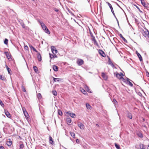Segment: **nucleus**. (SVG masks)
Masks as SVG:
<instances>
[{"instance_id": "1", "label": "nucleus", "mask_w": 149, "mask_h": 149, "mask_svg": "<svg viewBox=\"0 0 149 149\" xmlns=\"http://www.w3.org/2000/svg\"><path fill=\"white\" fill-rule=\"evenodd\" d=\"M39 22L45 32L48 34H50V31L43 22L42 21H39Z\"/></svg>"}, {"instance_id": "2", "label": "nucleus", "mask_w": 149, "mask_h": 149, "mask_svg": "<svg viewBox=\"0 0 149 149\" xmlns=\"http://www.w3.org/2000/svg\"><path fill=\"white\" fill-rule=\"evenodd\" d=\"M107 4L109 6V7L110 8V9L111 10V12L113 14V15H114V17L115 18H116V15H115V14L114 13L113 10V7H112V5L111 4H110L108 2H107Z\"/></svg>"}, {"instance_id": "3", "label": "nucleus", "mask_w": 149, "mask_h": 149, "mask_svg": "<svg viewBox=\"0 0 149 149\" xmlns=\"http://www.w3.org/2000/svg\"><path fill=\"white\" fill-rule=\"evenodd\" d=\"M77 62L78 65L79 66L82 65L84 63L83 60L81 59H78Z\"/></svg>"}, {"instance_id": "4", "label": "nucleus", "mask_w": 149, "mask_h": 149, "mask_svg": "<svg viewBox=\"0 0 149 149\" xmlns=\"http://www.w3.org/2000/svg\"><path fill=\"white\" fill-rule=\"evenodd\" d=\"M20 22V24L22 26V28L24 29H29V27L28 26H26L25 24H24L23 21L22 20H21L20 21H19Z\"/></svg>"}, {"instance_id": "5", "label": "nucleus", "mask_w": 149, "mask_h": 149, "mask_svg": "<svg viewBox=\"0 0 149 149\" xmlns=\"http://www.w3.org/2000/svg\"><path fill=\"white\" fill-rule=\"evenodd\" d=\"M51 50L53 54H56L58 52V51L55 48V47L54 46H51Z\"/></svg>"}, {"instance_id": "6", "label": "nucleus", "mask_w": 149, "mask_h": 149, "mask_svg": "<svg viewBox=\"0 0 149 149\" xmlns=\"http://www.w3.org/2000/svg\"><path fill=\"white\" fill-rule=\"evenodd\" d=\"M126 83L128 84L130 86L132 87L133 86V85L132 84L130 81H131L127 77H126Z\"/></svg>"}, {"instance_id": "7", "label": "nucleus", "mask_w": 149, "mask_h": 149, "mask_svg": "<svg viewBox=\"0 0 149 149\" xmlns=\"http://www.w3.org/2000/svg\"><path fill=\"white\" fill-rule=\"evenodd\" d=\"M141 3L142 4L143 6L145 8H148L149 4L148 3H146L143 0H140Z\"/></svg>"}, {"instance_id": "8", "label": "nucleus", "mask_w": 149, "mask_h": 149, "mask_svg": "<svg viewBox=\"0 0 149 149\" xmlns=\"http://www.w3.org/2000/svg\"><path fill=\"white\" fill-rule=\"evenodd\" d=\"M99 54L102 57H105L106 56L104 52L100 49H99Z\"/></svg>"}, {"instance_id": "9", "label": "nucleus", "mask_w": 149, "mask_h": 149, "mask_svg": "<svg viewBox=\"0 0 149 149\" xmlns=\"http://www.w3.org/2000/svg\"><path fill=\"white\" fill-rule=\"evenodd\" d=\"M78 126L81 130H84L85 128L84 125L81 123H79L78 124Z\"/></svg>"}, {"instance_id": "10", "label": "nucleus", "mask_w": 149, "mask_h": 149, "mask_svg": "<svg viewBox=\"0 0 149 149\" xmlns=\"http://www.w3.org/2000/svg\"><path fill=\"white\" fill-rule=\"evenodd\" d=\"M49 142L50 144L52 145H54V141H53V139L52 138V137L50 136H49Z\"/></svg>"}, {"instance_id": "11", "label": "nucleus", "mask_w": 149, "mask_h": 149, "mask_svg": "<svg viewBox=\"0 0 149 149\" xmlns=\"http://www.w3.org/2000/svg\"><path fill=\"white\" fill-rule=\"evenodd\" d=\"M66 113L67 114H69L71 117L73 118H74L76 116V114L73 113H69V112L68 111L66 112Z\"/></svg>"}, {"instance_id": "12", "label": "nucleus", "mask_w": 149, "mask_h": 149, "mask_svg": "<svg viewBox=\"0 0 149 149\" xmlns=\"http://www.w3.org/2000/svg\"><path fill=\"white\" fill-rule=\"evenodd\" d=\"M136 53L138 56V58H139V60L140 61H143V59L142 57L141 56V55H140V54L137 51H136Z\"/></svg>"}, {"instance_id": "13", "label": "nucleus", "mask_w": 149, "mask_h": 149, "mask_svg": "<svg viewBox=\"0 0 149 149\" xmlns=\"http://www.w3.org/2000/svg\"><path fill=\"white\" fill-rule=\"evenodd\" d=\"M108 64L109 65H111L113 67H114V65L112 63L110 57L108 56Z\"/></svg>"}, {"instance_id": "14", "label": "nucleus", "mask_w": 149, "mask_h": 149, "mask_svg": "<svg viewBox=\"0 0 149 149\" xmlns=\"http://www.w3.org/2000/svg\"><path fill=\"white\" fill-rule=\"evenodd\" d=\"M4 112L5 115L8 118H10L11 117L10 113L8 111L5 110Z\"/></svg>"}, {"instance_id": "15", "label": "nucleus", "mask_w": 149, "mask_h": 149, "mask_svg": "<svg viewBox=\"0 0 149 149\" xmlns=\"http://www.w3.org/2000/svg\"><path fill=\"white\" fill-rule=\"evenodd\" d=\"M37 56L38 59V60L39 61H41L42 60V57L41 55L39 52L37 53Z\"/></svg>"}, {"instance_id": "16", "label": "nucleus", "mask_w": 149, "mask_h": 149, "mask_svg": "<svg viewBox=\"0 0 149 149\" xmlns=\"http://www.w3.org/2000/svg\"><path fill=\"white\" fill-rule=\"evenodd\" d=\"M12 143V141H11V139H9L8 141H6V143L7 146H10Z\"/></svg>"}, {"instance_id": "17", "label": "nucleus", "mask_w": 149, "mask_h": 149, "mask_svg": "<svg viewBox=\"0 0 149 149\" xmlns=\"http://www.w3.org/2000/svg\"><path fill=\"white\" fill-rule=\"evenodd\" d=\"M66 121L68 123H67L68 125H70L72 124L71 123L72 121L70 118H66Z\"/></svg>"}, {"instance_id": "18", "label": "nucleus", "mask_w": 149, "mask_h": 149, "mask_svg": "<svg viewBox=\"0 0 149 149\" xmlns=\"http://www.w3.org/2000/svg\"><path fill=\"white\" fill-rule=\"evenodd\" d=\"M52 68L53 70L55 71L56 72L58 70V67L55 65H53Z\"/></svg>"}, {"instance_id": "19", "label": "nucleus", "mask_w": 149, "mask_h": 149, "mask_svg": "<svg viewBox=\"0 0 149 149\" xmlns=\"http://www.w3.org/2000/svg\"><path fill=\"white\" fill-rule=\"evenodd\" d=\"M4 54L8 59L10 58L11 56L8 52H5Z\"/></svg>"}, {"instance_id": "20", "label": "nucleus", "mask_w": 149, "mask_h": 149, "mask_svg": "<svg viewBox=\"0 0 149 149\" xmlns=\"http://www.w3.org/2000/svg\"><path fill=\"white\" fill-rule=\"evenodd\" d=\"M82 146L84 149H89V146L87 144H84Z\"/></svg>"}, {"instance_id": "21", "label": "nucleus", "mask_w": 149, "mask_h": 149, "mask_svg": "<svg viewBox=\"0 0 149 149\" xmlns=\"http://www.w3.org/2000/svg\"><path fill=\"white\" fill-rule=\"evenodd\" d=\"M119 36L121 38H122V39L124 40L125 42L126 43H127V40L123 37L121 34H119Z\"/></svg>"}, {"instance_id": "22", "label": "nucleus", "mask_w": 149, "mask_h": 149, "mask_svg": "<svg viewBox=\"0 0 149 149\" xmlns=\"http://www.w3.org/2000/svg\"><path fill=\"white\" fill-rule=\"evenodd\" d=\"M92 41H93V42L94 44L96 45H97L98 43H97V41H96V39L95 38V37L94 36L92 37Z\"/></svg>"}, {"instance_id": "23", "label": "nucleus", "mask_w": 149, "mask_h": 149, "mask_svg": "<svg viewBox=\"0 0 149 149\" xmlns=\"http://www.w3.org/2000/svg\"><path fill=\"white\" fill-rule=\"evenodd\" d=\"M127 117L130 119H132V117L131 113L129 112H128L127 113Z\"/></svg>"}, {"instance_id": "24", "label": "nucleus", "mask_w": 149, "mask_h": 149, "mask_svg": "<svg viewBox=\"0 0 149 149\" xmlns=\"http://www.w3.org/2000/svg\"><path fill=\"white\" fill-rule=\"evenodd\" d=\"M23 110L24 114L25 116V117H26V118H28V117L29 116V115H28V113L26 111L25 112L23 109Z\"/></svg>"}, {"instance_id": "25", "label": "nucleus", "mask_w": 149, "mask_h": 149, "mask_svg": "<svg viewBox=\"0 0 149 149\" xmlns=\"http://www.w3.org/2000/svg\"><path fill=\"white\" fill-rule=\"evenodd\" d=\"M102 76L103 78H104L106 80L107 79L106 76V75L105 73L104 72L102 73Z\"/></svg>"}, {"instance_id": "26", "label": "nucleus", "mask_w": 149, "mask_h": 149, "mask_svg": "<svg viewBox=\"0 0 149 149\" xmlns=\"http://www.w3.org/2000/svg\"><path fill=\"white\" fill-rule=\"evenodd\" d=\"M49 57L50 58L52 59L53 58H54L56 57V55H54L50 53H49Z\"/></svg>"}, {"instance_id": "27", "label": "nucleus", "mask_w": 149, "mask_h": 149, "mask_svg": "<svg viewBox=\"0 0 149 149\" xmlns=\"http://www.w3.org/2000/svg\"><path fill=\"white\" fill-rule=\"evenodd\" d=\"M29 47L31 49H33L34 51L35 52L37 53L38 52V51L36 50V49L32 45H30Z\"/></svg>"}, {"instance_id": "28", "label": "nucleus", "mask_w": 149, "mask_h": 149, "mask_svg": "<svg viewBox=\"0 0 149 149\" xmlns=\"http://www.w3.org/2000/svg\"><path fill=\"white\" fill-rule=\"evenodd\" d=\"M112 102L113 104H114L115 105H117L118 104V102L115 99H113Z\"/></svg>"}, {"instance_id": "29", "label": "nucleus", "mask_w": 149, "mask_h": 149, "mask_svg": "<svg viewBox=\"0 0 149 149\" xmlns=\"http://www.w3.org/2000/svg\"><path fill=\"white\" fill-rule=\"evenodd\" d=\"M81 91L83 94L85 95H86L87 94L86 91L84 89L82 88L81 90Z\"/></svg>"}, {"instance_id": "30", "label": "nucleus", "mask_w": 149, "mask_h": 149, "mask_svg": "<svg viewBox=\"0 0 149 149\" xmlns=\"http://www.w3.org/2000/svg\"><path fill=\"white\" fill-rule=\"evenodd\" d=\"M53 79L54 81L56 82H58L59 81V80L61 79L53 77Z\"/></svg>"}, {"instance_id": "31", "label": "nucleus", "mask_w": 149, "mask_h": 149, "mask_svg": "<svg viewBox=\"0 0 149 149\" xmlns=\"http://www.w3.org/2000/svg\"><path fill=\"white\" fill-rule=\"evenodd\" d=\"M86 108L88 109H91V107L89 104L86 103Z\"/></svg>"}, {"instance_id": "32", "label": "nucleus", "mask_w": 149, "mask_h": 149, "mask_svg": "<svg viewBox=\"0 0 149 149\" xmlns=\"http://www.w3.org/2000/svg\"><path fill=\"white\" fill-rule=\"evenodd\" d=\"M58 114L59 115L61 116L63 115V113L61 111L60 109H58Z\"/></svg>"}, {"instance_id": "33", "label": "nucleus", "mask_w": 149, "mask_h": 149, "mask_svg": "<svg viewBox=\"0 0 149 149\" xmlns=\"http://www.w3.org/2000/svg\"><path fill=\"white\" fill-rule=\"evenodd\" d=\"M85 88L86 90H87V91L90 93H91V92L90 91V89H89V87L87 86H86L85 87Z\"/></svg>"}, {"instance_id": "34", "label": "nucleus", "mask_w": 149, "mask_h": 149, "mask_svg": "<svg viewBox=\"0 0 149 149\" xmlns=\"http://www.w3.org/2000/svg\"><path fill=\"white\" fill-rule=\"evenodd\" d=\"M37 96L38 99H40L42 98V96L40 93L37 94Z\"/></svg>"}, {"instance_id": "35", "label": "nucleus", "mask_w": 149, "mask_h": 149, "mask_svg": "<svg viewBox=\"0 0 149 149\" xmlns=\"http://www.w3.org/2000/svg\"><path fill=\"white\" fill-rule=\"evenodd\" d=\"M115 146L117 149H119L120 148V146L117 143H115Z\"/></svg>"}, {"instance_id": "36", "label": "nucleus", "mask_w": 149, "mask_h": 149, "mask_svg": "<svg viewBox=\"0 0 149 149\" xmlns=\"http://www.w3.org/2000/svg\"><path fill=\"white\" fill-rule=\"evenodd\" d=\"M33 69L35 71V72H37L38 71V68L36 66H34L33 67Z\"/></svg>"}, {"instance_id": "37", "label": "nucleus", "mask_w": 149, "mask_h": 149, "mask_svg": "<svg viewBox=\"0 0 149 149\" xmlns=\"http://www.w3.org/2000/svg\"><path fill=\"white\" fill-rule=\"evenodd\" d=\"M137 135L138 136L141 138H142L143 137V136L142 134L141 133H138Z\"/></svg>"}, {"instance_id": "38", "label": "nucleus", "mask_w": 149, "mask_h": 149, "mask_svg": "<svg viewBox=\"0 0 149 149\" xmlns=\"http://www.w3.org/2000/svg\"><path fill=\"white\" fill-rule=\"evenodd\" d=\"M8 40L7 38H5L4 41V43L6 45H7L8 44Z\"/></svg>"}, {"instance_id": "39", "label": "nucleus", "mask_w": 149, "mask_h": 149, "mask_svg": "<svg viewBox=\"0 0 149 149\" xmlns=\"http://www.w3.org/2000/svg\"><path fill=\"white\" fill-rule=\"evenodd\" d=\"M24 146V145L23 143L20 144L19 145V149H23Z\"/></svg>"}, {"instance_id": "40", "label": "nucleus", "mask_w": 149, "mask_h": 149, "mask_svg": "<svg viewBox=\"0 0 149 149\" xmlns=\"http://www.w3.org/2000/svg\"><path fill=\"white\" fill-rule=\"evenodd\" d=\"M52 93H53V94L54 96H56L57 95V93L56 91H52Z\"/></svg>"}, {"instance_id": "41", "label": "nucleus", "mask_w": 149, "mask_h": 149, "mask_svg": "<svg viewBox=\"0 0 149 149\" xmlns=\"http://www.w3.org/2000/svg\"><path fill=\"white\" fill-rule=\"evenodd\" d=\"M70 134L71 136L73 138H75V134L74 132H71Z\"/></svg>"}, {"instance_id": "42", "label": "nucleus", "mask_w": 149, "mask_h": 149, "mask_svg": "<svg viewBox=\"0 0 149 149\" xmlns=\"http://www.w3.org/2000/svg\"><path fill=\"white\" fill-rule=\"evenodd\" d=\"M0 79L3 80H5L6 79L2 75L0 74Z\"/></svg>"}, {"instance_id": "43", "label": "nucleus", "mask_w": 149, "mask_h": 149, "mask_svg": "<svg viewBox=\"0 0 149 149\" xmlns=\"http://www.w3.org/2000/svg\"><path fill=\"white\" fill-rule=\"evenodd\" d=\"M139 147L140 149H145L143 147V144H140Z\"/></svg>"}, {"instance_id": "44", "label": "nucleus", "mask_w": 149, "mask_h": 149, "mask_svg": "<svg viewBox=\"0 0 149 149\" xmlns=\"http://www.w3.org/2000/svg\"><path fill=\"white\" fill-rule=\"evenodd\" d=\"M134 6H135L137 8V9L138 10H139V11L140 12V13H142V12L140 10V8H139L135 4H134Z\"/></svg>"}, {"instance_id": "45", "label": "nucleus", "mask_w": 149, "mask_h": 149, "mask_svg": "<svg viewBox=\"0 0 149 149\" xmlns=\"http://www.w3.org/2000/svg\"><path fill=\"white\" fill-rule=\"evenodd\" d=\"M0 104L2 107H3L4 106L3 103L2 101L1 100H0Z\"/></svg>"}, {"instance_id": "46", "label": "nucleus", "mask_w": 149, "mask_h": 149, "mask_svg": "<svg viewBox=\"0 0 149 149\" xmlns=\"http://www.w3.org/2000/svg\"><path fill=\"white\" fill-rule=\"evenodd\" d=\"M145 34L147 36L148 38H149V32L148 30H147V31L146 32Z\"/></svg>"}, {"instance_id": "47", "label": "nucleus", "mask_w": 149, "mask_h": 149, "mask_svg": "<svg viewBox=\"0 0 149 149\" xmlns=\"http://www.w3.org/2000/svg\"><path fill=\"white\" fill-rule=\"evenodd\" d=\"M120 79H121L124 82L126 83V80L123 77H122L120 78Z\"/></svg>"}, {"instance_id": "48", "label": "nucleus", "mask_w": 149, "mask_h": 149, "mask_svg": "<svg viewBox=\"0 0 149 149\" xmlns=\"http://www.w3.org/2000/svg\"><path fill=\"white\" fill-rule=\"evenodd\" d=\"M89 33H90V35L91 37H92L94 36L92 32H91L90 29H89Z\"/></svg>"}, {"instance_id": "49", "label": "nucleus", "mask_w": 149, "mask_h": 149, "mask_svg": "<svg viewBox=\"0 0 149 149\" xmlns=\"http://www.w3.org/2000/svg\"><path fill=\"white\" fill-rule=\"evenodd\" d=\"M24 49L25 50H28V51L29 50L28 47L27 45L24 46Z\"/></svg>"}, {"instance_id": "50", "label": "nucleus", "mask_w": 149, "mask_h": 149, "mask_svg": "<svg viewBox=\"0 0 149 149\" xmlns=\"http://www.w3.org/2000/svg\"><path fill=\"white\" fill-rule=\"evenodd\" d=\"M22 89L23 92H25L26 91V90L25 88L23 86H22Z\"/></svg>"}, {"instance_id": "51", "label": "nucleus", "mask_w": 149, "mask_h": 149, "mask_svg": "<svg viewBox=\"0 0 149 149\" xmlns=\"http://www.w3.org/2000/svg\"><path fill=\"white\" fill-rule=\"evenodd\" d=\"M119 75H120L119 73H117L116 74V77H117V78H119V77H120V76H119Z\"/></svg>"}, {"instance_id": "52", "label": "nucleus", "mask_w": 149, "mask_h": 149, "mask_svg": "<svg viewBox=\"0 0 149 149\" xmlns=\"http://www.w3.org/2000/svg\"><path fill=\"white\" fill-rule=\"evenodd\" d=\"M119 74H120L119 76L121 77H123V76H124L122 72H120Z\"/></svg>"}, {"instance_id": "53", "label": "nucleus", "mask_w": 149, "mask_h": 149, "mask_svg": "<svg viewBox=\"0 0 149 149\" xmlns=\"http://www.w3.org/2000/svg\"><path fill=\"white\" fill-rule=\"evenodd\" d=\"M69 12L70 13V14H71V15L74 16V14L71 11H70V10H68Z\"/></svg>"}, {"instance_id": "54", "label": "nucleus", "mask_w": 149, "mask_h": 149, "mask_svg": "<svg viewBox=\"0 0 149 149\" xmlns=\"http://www.w3.org/2000/svg\"><path fill=\"white\" fill-rule=\"evenodd\" d=\"M9 74H10V71H11V69L10 68L9 69H8V70H7Z\"/></svg>"}, {"instance_id": "55", "label": "nucleus", "mask_w": 149, "mask_h": 149, "mask_svg": "<svg viewBox=\"0 0 149 149\" xmlns=\"http://www.w3.org/2000/svg\"><path fill=\"white\" fill-rule=\"evenodd\" d=\"M0 149H5V148L3 146H0Z\"/></svg>"}, {"instance_id": "56", "label": "nucleus", "mask_w": 149, "mask_h": 149, "mask_svg": "<svg viewBox=\"0 0 149 149\" xmlns=\"http://www.w3.org/2000/svg\"><path fill=\"white\" fill-rule=\"evenodd\" d=\"M146 76H147V77H149V73L148 71H147V72H146Z\"/></svg>"}, {"instance_id": "57", "label": "nucleus", "mask_w": 149, "mask_h": 149, "mask_svg": "<svg viewBox=\"0 0 149 149\" xmlns=\"http://www.w3.org/2000/svg\"><path fill=\"white\" fill-rule=\"evenodd\" d=\"M54 10L56 12H58V10L56 8H54Z\"/></svg>"}, {"instance_id": "58", "label": "nucleus", "mask_w": 149, "mask_h": 149, "mask_svg": "<svg viewBox=\"0 0 149 149\" xmlns=\"http://www.w3.org/2000/svg\"><path fill=\"white\" fill-rule=\"evenodd\" d=\"M76 142L77 143H79V140L78 139H77L76 140Z\"/></svg>"}, {"instance_id": "59", "label": "nucleus", "mask_w": 149, "mask_h": 149, "mask_svg": "<svg viewBox=\"0 0 149 149\" xmlns=\"http://www.w3.org/2000/svg\"><path fill=\"white\" fill-rule=\"evenodd\" d=\"M6 66L7 70H8V69H10V68L8 66L6 65Z\"/></svg>"}, {"instance_id": "60", "label": "nucleus", "mask_w": 149, "mask_h": 149, "mask_svg": "<svg viewBox=\"0 0 149 149\" xmlns=\"http://www.w3.org/2000/svg\"><path fill=\"white\" fill-rule=\"evenodd\" d=\"M115 18L116 19V21H117V22L118 24L119 22H118V19H117V18H116H116Z\"/></svg>"}, {"instance_id": "61", "label": "nucleus", "mask_w": 149, "mask_h": 149, "mask_svg": "<svg viewBox=\"0 0 149 149\" xmlns=\"http://www.w3.org/2000/svg\"><path fill=\"white\" fill-rule=\"evenodd\" d=\"M134 19H135V21L136 22L138 20H137V19L136 18H135Z\"/></svg>"}, {"instance_id": "62", "label": "nucleus", "mask_w": 149, "mask_h": 149, "mask_svg": "<svg viewBox=\"0 0 149 149\" xmlns=\"http://www.w3.org/2000/svg\"><path fill=\"white\" fill-rule=\"evenodd\" d=\"M96 125L97 126V127H99V125H98V124H96Z\"/></svg>"}, {"instance_id": "63", "label": "nucleus", "mask_w": 149, "mask_h": 149, "mask_svg": "<svg viewBox=\"0 0 149 149\" xmlns=\"http://www.w3.org/2000/svg\"><path fill=\"white\" fill-rule=\"evenodd\" d=\"M147 149H149V144L148 146L147 147Z\"/></svg>"}, {"instance_id": "64", "label": "nucleus", "mask_w": 149, "mask_h": 149, "mask_svg": "<svg viewBox=\"0 0 149 149\" xmlns=\"http://www.w3.org/2000/svg\"><path fill=\"white\" fill-rule=\"evenodd\" d=\"M118 26H119V27H120L119 25V24H118Z\"/></svg>"}]
</instances>
